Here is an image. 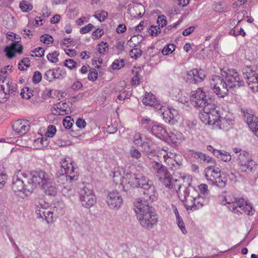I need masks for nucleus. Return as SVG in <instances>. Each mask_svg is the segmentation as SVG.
Listing matches in <instances>:
<instances>
[{"mask_svg":"<svg viewBox=\"0 0 258 258\" xmlns=\"http://www.w3.org/2000/svg\"><path fill=\"white\" fill-rule=\"evenodd\" d=\"M202 121L208 125L213 126V128L228 131L234 124L235 120L233 115L229 112H225L220 114L215 107L209 114H204L202 116Z\"/></svg>","mask_w":258,"mask_h":258,"instance_id":"obj_1","label":"nucleus"},{"mask_svg":"<svg viewBox=\"0 0 258 258\" xmlns=\"http://www.w3.org/2000/svg\"><path fill=\"white\" fill-rule=\"evenodd\" d=\"M221 204L227 205V207L233 213L241 214L246 213L249 216H252L254 213L252 205L248 204L243 198H237L231 193H228L225 196L220 198Z\"/></svg>","mask_w":258,"mask_h":258,"instance_id":"obj_2","label":"nucleus"},{"mask_svg":"<svg viewBox=\"0 0 258 258\" xmlns=\"http://www.w3.org/2000/svg\"><path fill=\"white\" fill-rule=\"evenodd\" d=\"M208 92L204 88H199L196 90L192 91L190 93V99L193 105L196 107L203 108V112L201 113L200 118L204 114H209L216 106L212 100L207 95Z\"/></svg>","mask_w":258,"mask_h":258,"instance_id":"obj_3","label":"nucleus"},{"mask_svg":"<svg viewBox=\"0 0 258 258\" xmlns=\"http://www.w3.org/2000/svg\"><path fill=\"white\" fill-rule=\"evenodd\" d=\"M151 167L163 185L170 189L176 188L178 181L173 179L172 176L165 166L160 162L153 161L151 162Z\"/></svg>","mask_w":258,"mask_h":258,"instance_id":"obj_4","label":"nucleus"},{"mask_svg":"<svg viewBox=\"0 0 258 258\" xmlns=\"http://www.w3.org/2000/svg\"><path fill=\"white\" fill-rule=\"evenodd\" d=\"M12 188L15 192H19V196L24 198L32 193L34 187L29 179L24 177L22 172L19 171L13 177Z\"/></svg>","mask_w":258,"mask_h":258,"instance_id":"obj_5","label":"nucleus"},{"mask_svg":"<svg viewBox=\"0 0 258 258\" xmlns=\"http://www.w3.org/2000/svg\"><path fill=\"white\" fill-rule=\"evenodd\" d=\"M35 213L38 217L46 221L47 223L53 221V216H56L61 212V208L56 206L49 208V204L44 199H39L35 201Z\"/></svg>","mask_w":258,"mask_h":258,"instance_id":"obj_6","label":"nucleus"},{"mask_svg":"<svg viewBox=\"0 0 258 258\" xmlns=\"http://www.w3.org/2000/svg\"><path fill=\"white\" fill-rule=\"evenodd\" d=\"M222 76L214 75L210 80V86L215 94L220 98H224L228 94V85Z\"/></svg>","mask_w":258,"mask_h":258,"instance_id":"obj_7","label":"nucleus"},{"mask_svg":"<svg viewBox=\"0 0 258 258\" xmlns=\"http://www.w3.org/2000/svg\"><path fill=\"white\" fill-rule=\"evenodd\" d=\"M52 178L53 175L51 173L38 169L30 173L29 180L33 187L38 185L42 187L45 184L49 183Z\"/></svg>","mask_w":258,"mask_h":258,"instance_id":"obj_8","label":"nucleus"},{"mask_svg":"<svg viewBox=\"0 0 258 258\" xmlns=\"http://www.w3.org/2000/svg\"><path fill=\"white\" fill-rule=\"evenodd\" d=\"M239 169L242 172L251 173L256 168V164L247 152L243 151L241 152L237 158Z\"/></svg>","mask_w":258,"mask_h":258,"instance_id":"obj_9","label":"nucleus"},{"mask_svg":"<svg viewBox=\"0 0 258 258\" xmlns=\"http://www.w3.org/2000/svg\"><path fill=\"white\" fill-rule=\"evenodd\" d=\"M221 75L224 78L229 88L234 89L244 85V82L239 73L234 69L222 71Z\"/></svg>","mask_w":258,"mask_h":258,"instance_id":"obj_10","label":"nucleus"},{"mask_svg":"<svg viewBox=\"0 0 258 258\" xmlns=\"http://www.w3.org/2000/svg\"><path fill=\"white\" fill-rule=\"evenodd\" d=\"M61 165V170L58 173L59 178H66L70 181L73 180H76L77 176V173H75V168L73 164L71 159L70 158H64L61 159L60 162Z\"/></svg>","mask_w":258,"mask_h":258,"instance_id":"obj_11","label":"nucleus"},{"mask_svg":"<svg viewBox=\"0 0 258 258\" xmlns=\"http://www.w3.org/2000/svg\"><path fill=\"white\" fill-rule=\"evenodd\" d=\"M243 73L251 90L258 92V67L246 66L243 69Z\"/></svg>","mask_w":258,"mask_h":258,"instance_id":"obj_12","label":"nucleus"},{"mask_svg":"<svg viewBox=\"0 0 258 258\" xmlns=\"http://www.w3.org/2000/svg\"><path fill=\"white\" fill-rule=\"evenodd\" d=\"M142 121L144 127L156 137L161 139L167 137L168 132L162 125L154 124L150 127V124L152 122L151 119L148 118H143Z\"/></svg>","mask_w":258,"mask_h":258,"instance_id":"obj_13","label":"nucleus"},{"mask_svg":"<svg viewBox=\"0 0 258 258\" xmlns=\"http://www.w3.org/2000/svg\"><path fill=\"white\" fill-rule=\"evenodd\" d=\"M80 201L82 205L86 208H90L96 203V199L93 191L85 186L80 190Z\"/></svg>","mask_w":258,"mask_h":258,"instance_id":"obj_14","label":"nucleus"},{"mask_svg":"<svg viewBox=\"0 0 258 258\" xmlns=\"http://www.w3.org/2000/svg\"><path fill=\"white\" fill-rule=\"evenodd\" d=\"M182 187L178 183L176 186V188H174L181 201L184 202L185 207L187 211H192V207L195 206L194 198L189 195L188 189L186 187H184L183 189H181Z\"/></svg>","mask_w":258,"mask_h":258,"instance_id":"obj_15","label":"nucleus"},{"mask_svg":"<svg viewBox=\"0 0 258 258\" xmlns=\"http://www.w3.org/2000/svg\"><path fill=\"white\" fill-rule=\"evenodd\" d=\"M141 225L147 229H151L158 222L157 215L152 211L137 217Z\"/></svg>","mask_w":258,"mask_h":258,"instance_id":"obj_16","label":"nucleus"},{"mask_svg":"<svg viewBox=\"0 0 258 258\" xmlns=\"http://www.w3.org/2000/svg\"><path fill=\"white\" fill-rule=\"evenodd\" d=\"M106 202L110 209H118L122 204V199L118 192L113 190L108 193Z\"/></svg>","mask_w":258,"mask_h":258,"instance_id":"obj_17","label":"nucleus"},{"mask_svg":"<svg viewBox=\"0 0 258 258\" xmlns=\"http://www.w3.org/2000/svg\"><path fill=\"white\" fill-rule=\"evenodd\" d=\"M69 101H60L56 104L53 105L51 108L52 113L55 115H65L70 114L72 110Z\"/></svg>","mask_w":258,"mask_h":258,"instance_id":"obj_18","label":"nucleus"},{"mask_svg":"<svg viewBox=\"0 0 258 258\" xmlns=\"http://www.w3.org/2000/svg\"><path fill=\"white\" fill-rule=\"evenodd\" d=\"M204 175L209 183L213 182L216 178L220 176L221 170L216 166V162L215 165L211 164V165L205 168Z\"/></svg>","mask_w":258,"mask_h":258,"instance_id":"obj_19","label":"nucleus"},{"mask_svg":"<svg viewBox=\"0 0 258 258\" xmlns=\"http://www.w3.org/2000/svg\"><path fill=\"white\" fill-rule=\"evenodd\" d=\"M17 84L9 79H0V90L9 93V97L11 95H15L17 90Z\"/></svg>","mask_w":258,"mask_h":258,"instance_id":"obj_20","label":"nucleus"},{"mask_svg":"<svg viewBox=\"0 0 258 258\" xmlns=\"http://www.w3.org/2000/svg\"><path fill=\"white\" fill-rule=\"evenodd\" d=\"M164 120L170 124H174L179 119L180 116L178 111L172 108L168 109L162 113Z\"/></svg>","mask_w":258,"mask_h":258,"instance_id":"obj_21","label":"nucleus"},{"mask_svg":"<svg viewBox=\"0 0 258 258\" xmlns=\"http://www.w3.org/2000/svg\"><path fill=\"white\" fill-rule=\"evenodd\" d=\"M12 127L18 135H24L29 131L30 123L27 120L19 119L14 122Z\"/></svg>","mask_w":258,"mask_h":258,"instance_id":"obj_22","label":"nucleus"},{"mask_svg":"<svg viewBox=\"0 0 258 258\" xmlns=\"http://www.w3.org/2000/svg\"><path fill=\"white\" fill-rule=\"evenodd\" d=\"M132 178L130 179L128 181V183L130 182L134 186L138 187H141L143 189L148 187V185L151 184L149 179L142 174H139L134 175V177H131Z\"/></svg>","mask_w":258,"mask_h":258,"instance_id":"obj_23","label":"nucleus"},{"mask_svg":"<svg viewBox=\"0 0 258 258\" xmlns=\"http://www.w3.org/2000/svg\"><path fill=\"white\" fill-rule=\"evenodd\" d=\"M241 111L243 114V119L249 127H253L254 123L258 120V117L254 115L253 110L248 108H242Z\"/></svg>","mask_w":258,"mask_h":258,"instance_id":"obj_24","label":"nucleus"},{"mask_svg":"<svg viewBox=\"0 0 258 258\" xmlns=\"http://www.w3.org/2000/svg\"><path fill=\"white\" fill-rule=\"evenodd\" d=\"M122 172L124 173V169L122 167H119L115 169L113 171V181L116 183H117L118 181H120V185L121 186L122 189L123 188V190L126 191L128 189V188H126L125 186L123 185L124 181L122 180V179L128 178V177H131V175L128 173H126L125 176H123Z\"/></svg>","mask_w":258,"mask_h":258,"instance_id":"obj_25","label":"nucleus"},{"mask_svg":"<svg viewBox=\"0 0 258 258\" xmlns=\"http://www.w3.org/2000/svg\"><path fill=\"white\" fill-rule=\"evenodd\" d=\"M135 211L137 217L138 215L145 214L152 211V208L149 207L148 202H147L146 200H142L139 199L135 203Z\"/></svg>","mask_w":258,"mask_h":258,"instance_id":"obj_26","label":"nucleus"},{"mask_svg":"<svg viewBox=\"0 0 258 258\" xmlns=\"http://www.w3.org/2000/svg\"><path fill=\"white\" fill-rule=\"evenodd\" d=\"M23 46L19 42H12L11 46H6L5 48V51L6 53V56L9 58H13L15 52L21 53L22 52Z\"/></svg>","mask_w":258,"mask_h":258,"instance_id":"obj_27","label":"nucleus"},{"mask_svg":"<svg viewBox=\"0 0 258 258\" xmlns=\"http://www.w3.org/2000/svg\"><path fill=\"white\" fill-rule=\"evenodd\" d=\"M192 156L202 163H208L215 165V160L212 157L200 152H193Z\"/></svg>","mask_w":258,"mask_h":258,"instance_id":"obj_28","label":"nucleus"},{"mask_svg":"<svg viewBox=\"0 0 258 258\" xmlns=\"http://www.w3.org/2000/svg\"><path fill=\"white\" fill-rule=\"evenodd\" d=\"M167 137H169L172 144L177 145L184 140V137L181 133L175 130H171L168 132Z\"/></svg>","mask_w":258,"mask_h":258,"instance_id":"obj_29","label":"nucleus"},{"mask_svg":"<svg viewBox=\"0 0 258 258\" xmlns=\"http://www.w3.org/2000/svg\"><path fill=\"white\" fill-rule=\"evenodd\" d=\"M144 194L146 196V201L149 200L151 202L155 201L157 199L158 194L156 192L155 186L151 183L149 184L148 187L144 189Z\"/></svg>","mask_w":258,"mask_h":258,"instance_id":"obj_30","label":"nucleus"},{"mask_svg":"<svg viewBox=\"0 0 258 258\" xmlns=\"http://www.w3.org/2000/svg\"><path fill=\"white\" fill-rule=\"evenodd\" d=\"M209 197H204L202 195L194 198L195 206L192 207V211H196L209 203Z\"/></svg>","mask_w":258,"mask_h":258,"instance_id":"obj_31","label":"nucleus"},{"mask_svg":"<svg viewBox=\"0 0 258 258\" xmlns=\"http://www.w3.org/2000/svg\"><path fill=\"white\" fill-rule=\"evenodd\" d=\"M182 160L181 156L179 155L172 159H169L166 164L170 166L171 170H176L182 166Z\"/></svg>","mask_w":258,"mask_h":258,"instance_id":"obj_32","label":"nucleus"},{"mask_svg":"<svg viewBox=\"0 0 258 258\" xmlns=\"http://www.w3.org/2000/svg\"><path fill=\"white\" fill-rule=\"evenodd\" d=\"M130 13L132 17L141 18L145 13V8L141 4H137L130 10Z\"/></svg>","mask_w":258,"mask_h":258,"instance_id":"obj_33","label":"nucleus"},{"mask_svg":"<svg viewBox=\"0 0 258 258\" xmlns=\"http://www.w3.org/2000/svg\"><path fill=\"white\" fill-rule=\"evenodd\" d=\"M46 194L50 196H55L57 192L55 183L53 181V177L50 180L49 183H46L41 187Z\"/></svg>","mask_w":258,"mask_h":258,"instance_id":"obj_34","label":"nucleus"},{"mask_svg":"<svg viewBox=\"0 0 258 258\" xmlns=\"http://www.w3.org/2000/svg\"><path fill=\"white\" fill-rule=\"evenodd\" d=\"M133 78L132 80V85H139L142 79L141 74L143 73L140 68H134L132 70Z\"/></svg>","mask_w":258,"mask_h":258,"instance_id":"obj_35","label":"nucleus"},{"mask_svg":"<svg viewBox=\"0 0 258 258\" xmlns=\"http://www.w3.org/2000/svg\"><path fill=\"white\" fill-rule=\"evenodd\" d=\"M215 156L224 162H229L231 159V155L224 150H219L218 151H215Z\"/></svg>","mask_w":258,"mask_h":258,"instance_id":"obj_36","label":"nucleus"},{"mask_svg":"<svg viewBox=\"0 0 258 258\" xmlns=\"http://www.w3.org/2000/svg\"><path fill=\"white\" fill-rule=\"evenodd\" d=\"M156 101L157 100L154 95L147 92L143 98V103L146 105L154 106L156 105Z\"/></svg>","mask_w":258,"mask_h":258,"instance_id":"obj_37","label":"nucleus"},{"mask_svg":"<svg viewBox=\"0 0 258 258\" xmlns=\"http://www.w3.org/2000/svg\"><path fill=\"white\" fill-rule=\"evenodd\" d=\"M55 79H62L66 76V71L63 68L58 67L52 69Z\"/></svg>","mask_w":258,"mask_h":258,"instance_id":"obj_38","label":"nucleus"},{"mask_svg":"<svg viewBox=\"0 0 258 258\" xmlns=\"http://www.w3.org/2000/svg\"><path fill=\"white\" fill-rule=\"evenodd\" d=\"M195 73H197V69H193L186 72L184 76V79L186 82L190 84H195Z\"/></svg>","mask_w":258,"mask_h":258,"instance_id":"obj_39","label":"nucleus"},{"mask_svg":"<svg viewBox=\"0 0 258 258\" xmlns=\"http://www.w3.org/2000/svg\"><path fill=\"white\" fill-rule=\"evenodd\" d=\"M19 7L23 12H29L33 9L32 5L26 1L21 2L19 4Z\"/></svg>","mask_w":258,"mask_h":258,"instance_id":"obj_40","label":"nucleus"},{"mask_svg":"<svg viewBox=\"0 0 258 258\" xmlns=\"http://www.w3.org/2000/svg\"><path fill=\"white\" fill-rule=\"evenodd\" d=\"M195 75V84H198L202 82L205 79L206 75L205 72L203 70L197 69V73Z\"/></svg>","mask_w":258,"mask_h":258,"instance_id":"obj_41","label":"nucleus"},{"mask_svg":"<svg viewBox=\"0 0 258 258\" xmlns=\"http://www.w3.org/2000/svg\"><path fill=\"white\" fill-rule=\"evenodd\" d=\"M162 151L164 152V153L163 154L161 153V154L163 155L164 161L166 162V163H167V161H168L169 159H172L179 155H177L175 153L171 151L168 152L167 150L165 149H162Z\"/></svg>","mask_w":258,"mask_h":258,"instance_id":"obj_42","label":"nucleus"},{"mask_svg":"<svg viewBox=\"0 0 258 258\" xmlns=\"http://www.w3.org/2000/svg\"><path fill=\"white\" fill-rule=\"evenodd\" d=\"M146 138V137L145 135L143 134H141L140 133H136L134 136L133 138V141L134 143L137 145L139 146L140 144H141L142 142Z\"/></svg>","mask_w":258,"mask_h":258,"instance_id":"obj_43","label":"nucleus"},{"mask_svg":"<svg viewBox=\"0 0 258 258\" xmlns=\"http://www.w3.org/2000/svg\"><path fill=\"white\" fill-rule=\"evenodd\" d=\"M94 16L100 22H103L107 17L108 13L103 10L98 11L95 13Z\"/></svg>","mask_w":258,"mask_h":258,"instance_id":"obj_44","label":"nucleus"},{"mask_svg":"<svg viewBox=\"0 0 258 258\" xmlns=\"http://www.w3.org/2000/svg\"><path fill=\"white\" fill-rule=\"evenodd\" d=\"M226 181V180H224L222 179L221 175H220V177H218V178H216L215 181H213V182H211L210 184L215 185L220 188H222L225 186Z\"/></svg>","mask_w":258,"mask_h":258,"instance_id":"obj_45","label":"nucleus"},{"mask_svg":"<svg viewBox=\"0 0 258 258\" xmlns=\"http://www.w3.org/2000/svg\"><path fill=\"white\" fill-rule=\"evenodd\" d=\"M198 187L200 191V195H202L204 197H209V190L207 184L202 183L198 186Z\"/></svg>","mask_w":258,"mask_h":258,"instance_id":"obj_46","label":"nucleus"},{"mask_svg":"<svg viewBox=\"0 0 258 258\" xmlns=\"http://www.w3.org/2000/svg\"><path fill=\"white\" fill-rule=\"evenodd\" d=\"M175 46L173 44H168L165 46L162 50V53L164 55H167L171 54L174 50Z\"/></svg>","mask_w":258,"mask_h":258,"instance_id":"obj_47","label":"nucleus"},{"mask_svg":"<svg viewBox=\"0 0 258 258\" xmlns=\"http://www.w3.org/2000/svg\"><path fill=\"white\" fill-rule=\"evenodd\" d=\"M59 54V52L57 51L49 53L47 55V58L51 62H57L58 61V56Z\"/></svg>","mask_w":258,"mask_h":258,"instance_id":"obj_48","label":"nucleus"},{"mask_svg":"<svg viewBox=\"0 0 258 258\" xmlns=\"http://www.w3.org/2000/svg\"><path fill=\"white\" fill-rule=\"evenodd\" d=\"M21 95L23 98L29 99L33 96V94L29 88L26 87L22 90Z\"/></svg>","mask_w":258,"mask_h":258,"instance_id":"obj_49","label":"nucleus"},{"mask_svg":"<svg viewBox=\"0 0 258 258\" xmlns=\"http://www.w3.org/2000/svg\"><path fill=\"white\" fill-rule=\"evenodd\" d=\"M44 49L42 47H38L31 51V55L33 57H41L44 55Z\"/></svg>","mask_w":258,"mask_h":258,"instance_id":"obj_50","label":"nucleus"},{"mask_svg":"<svg viewBox=\"0 0 258 258\" xmlns=\"http://www.w3.org/2000/svg\"><path fill=\"white\" fill-rule=\"evenodd\" d=\"M108 49V45L107 42H101L98 44V51L99 53L103 54Z\"/></svg>","mask_w":258,"mask_h":258,"instance_id":"obj_51","label":"nucleus"},{"mask_svg":"<svg viewBox=\"0 0 258 258\" xmlns=\"http://www.w3.org/2000/svg\"><path fill=\"white\" fill-rule=\"evenodd\" d=\"M61 192L64 196L69 197L73 193V191L70 185L67 184L63 186L61 189Z\"/></svg>","mask_w":258,"mask_h":258,"instance_id":"obj_52","label":"nucleus"},{"mask_svg":"<svg viewBox=\"0 0 258 258\" xmlns=\"http://www.w3.org/2000/svg\"><path fill=\"white\" fill-rule=\"evenodd\" d=\"M149 33L152 36H156L161 32L160 28L157 26H151L149 30Z\"/></svg>","mask_w":258,"mask_h":258,"instance_id":"obj_53","label":"nucleus"},{"mask_svg":"<svg viewBox=\"0 0 258 258\" xmlns=\"http://www.w3.org/2000/svg\"><path fill=\"white\" fill-rule=\"evenodd\" d=\"M124 66L123 59H116L112 64V68L113 70H119Z\"/></svg>","mask_w":258,"mask_h":258,"instance_id":"obj_54","label":"nucleus"},{"mask_svg":"<svg viewBox=\"0 0 258 258\" xmlns=\"http://www.w3.org/2000/svg\"><path fill=\"white\" fill-rule=\"evenodd\" d=\"M55 126L53 125H49L47 127V131L45 133L46 137L52 138L53 137L56 133Z\"/></svg>","mask_w":258,"mask_h":258,"instance_id":"obj_55","label":"nucleus"},{"mask_svg":"<svg viewBox=\"0 0 258 258\" xmlns=\"http://www.w3.org/2000/svg\"><path fill=\"white\" fill-rule=\"evenodd\" d=\"M53 38L49 34H44L40 37V41L43 43L49 44L53 42Z\"/></svg>","mask_w":258,"mask_h":258,"instance_id":"obj_56","label":"nucleus"},{"mask_svg":"<svg viewBox=\"0 0 258 258\" xmlns=\"http://www.w3.org/2000/svg\"><path fill=\"white\" fill-rule=\"evenodd\" d=\"M74 120L69 116H66L63 120V125L66 128H70L73 124Z\"/></svg>","mask_w":258,"mask_h":258,"instance_id":"obj_57","label":"nucleus"},{"mask_svg":"<svg viewBox=\"0 0 258 258\" xmlns=\"http://www.w3.org/2000/svg\"><path fill=\"white\" fill-rule=\"evenodd\" d=\"M130 153L131 157L133 158L138 160L141 157V153L140 152L134 147L130 150Z\"/></svg>","mask_w":258,"mask_h":258,"instance_id":"obj_58","label":"nucleus"},{"mask_svg":"<svg viewBox=\"0 0 258 258\" xmlns=\"http://www.w3.org/2000/svg\"><path fill=\"white\" fill-rule=\"evenodd\" d=\"M159 27L163 28L167 24L166 18L164 15L159 16L157 21Z\"/></svg>","mask_w":258,"mask_h":258,"instance_id":"obj_59","label":"nucleus"},{"mask_svg":"<svg viewBox=\"0 0 258 258\" xmlns=\"http://www.w3.org/2000/svg\"><path fill=\"white\" fill-rule=\"evenodd\" d=\"M142 38V36L141 35H134L128 41L127 44L132 46L133 45L136 46L139 43V41H138L139 37Z\"/></svg>","mask_w":258,"mask_h":258,"instance_id":"obj_60","label":"nucleus"},{"mask_svg":"<svg viewBox=\"0 0 258 258\" xmlns=\"http://www.w3.org/2000/svg\"><path fill=\"white\" fill-rule=\"evenodd\" d=\"M64 65L70 69H73L76 67L77 63L73 59H69L64 61Z\"/></svg>","mask_w":258,"mask_h":258,"instance_id":"obj_61","label":"nucleus"},{"mask_svg":"<svg viewBox=\"0 0 258 258\" xmlns=\"http://www.w3.org/2000/svg\"><path fill=\"white\" fill-rule=\"evenodd\" d=\"M98 77V73L94 69L90 70V72L88 76V78L90 81H94L96 80Z\"/></svg>","mask_w":258,"mask_h":258,"instance_id":"obj_62","label":"nucleus"},{"mask_svg":"<svg viewBox=\"0 0 258 258\" xmlns=\"http://www.w3.org/2000/svg\"><path fill=\"white\" fill-rule=\"evenodd\" d=\"M53 73L54 72H53L52 69H50L47 71L44 76L45 79L49 82L52 81L55 79Z\"/></svg>","mask_w":258,"mask_h":258,"instance_id":"obj_63","label":"nucleus"},{"mask_svg":"<svg viewBox=\"0 0 258 258\" xmlns=\"http://www.w3.org/2000/svg\"><path fill=\"white\" fill-rule=\"evenodd\" d=\"M176 222L178 227L181 230L182 233L183 234H185L187 233L185 227L184 223L182 220V218L176 219Z\"/></svg>","mask_w":258,"mask_h":258,"instance_id":"obj_64","label":"nucleus"}]
</instances>
